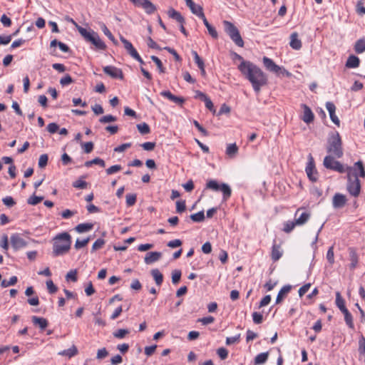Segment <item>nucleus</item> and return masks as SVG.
<instances>
[{
  "label": "nucleus",
  "mask_w": 365,
  "mask_h": 365,
  "mask_svg": "<svg viewBox=\"0 0 365 365\" xmlns=\"http://www.w3.org/2000/svg\"><path fill=\"white\" fill-rule=\"evenodd\" d=\"M310 212L303 208H299L294 215V220L298 225H302L308 221Z\"/></svg>",
  "instance_id": "obj_12"
},
{
  "label": "nucleus",
  "mask_w": 365,
  "mask_h": 365,
  "mask_svg": "<svg viewBox=\"0 0 365 365\" xmlns=\"http://www.w3.org/2000/svg\"><path fill=\"white\" fill-rule=\"evenodd\" d=\"M162 257V253L160 252H150L145 255L144 262L147 264H153L158 261Z\"/></svg>",
  "instance_id": "obj_17"
},
{
  "label": "nucleus",
  "mask_w": 365,
  "mask_h": 365,
  "mask_svg": "<svg viewBox=\"0 0 365 365\" xmlns=\"http://www.w3.org/2000/svg\"><path fill=\"white\" fill-rule=\"evenodd\" d=\"M206 188L214 191H221L223 195V200H227L232 194L230 187L226 183L219 184L215 180H210L206 183Z\"/></svg>",
  "instance_id": "obj_7"
},
{
  "label": "nucleus",
  "mask_w": 365,
  "mask_h": 365,
  "mask_svg": "<svg viewBox=\"0 0 365 365\" xmlns=\"http://www.w3.org/2000/svg\"><path fill=\"white\" fill-rule=\"evenodd\" d=\"M17 277L16 276H13L9 280H2L1 282V286L4 288L9 286H13L17 282Z\"/></svg>",
  "instance_id": "obj_39"
},
{
  "label": "nucleus",
  "mask_w": 365,
  "mask_h": 365,
  "mask_svg": "<svg viewBox=\"0 0 365 365\" xmlns=\"http://www.w3.org/2000/svg\"><path fill=\"white\" fill-rule=\"evenodd\" d=\"M121 169H122V167L120 165H113V166L108 168L106 170V173H107V175H112V174H114V173L120 171Z\"/></svg>",
  "instance_id": "obj_58"
},
{
  "label": "nucleus",
  "mask_w": 365,
  "mask_h": 365,
  "mask_svg": "<svg viewBox=\"0 0 365 365\" xmlns=\"http://www.w3.org/2000/svg\"><path fill=\"white\" fill-rule=\"evenodd\" d=\"M160 95L177 104H182L185 102L183 98L174 96L169 91H163L160 93Z\"/></svg>",
  "instance_id": "obj_20"
},
{
  "label": "nucleus",
  "mask_w": 365,
  "mask_h": 365,
  "mask_svg": "<svg viewBox=\"0 0 365 365\" xmlns=\"http://www.w3.org/2000/svg\"><path fill=\"white\" fill-rule=\"evenodd\" d=\"M238 152V147L237 146L236 143H231L227 145L226 148V154L230 157L233 158L235 157Z\"/></svg>",
  "instance_id": "obj_34"
},
{
  "label": "nucleus",
  "mask_w": 365,
  "mask_h": 365,
  "mask_svg": "<svg viewBox=\"0 0 365 365\" xmlns=\"http://www.w3.org/2000/svg\"><path fill=\"white\" fill-rule=\"evenodd\" d=\"M326 258L330 264H334V247L333 246H331L329 248L327 255H326Z\"/></svg>",
  "instance_id": "obj_47"
},
{
  "label": "nucleus",
  "mask_w": 365,
  "mask_h": 365,
  "mask_svg": "<svg viewBox=\"0 0 365 365\" xmlns=\"http://www.w3.org/2000/svg\"><path fill=\"white\" fill-rule=\"evenodd\" d=\"M191 11V12L197 16L199 18L202 19L204 18V12L203 9L201 6L195 4V3L192 4V6H188Z\"/></svg>",
  "instance_id": "obj_27"
},
{
  "label": "nucleus",
  "mask_w": 365,
  "mask_h": 365,
  "mask_svg": "<svg viewBox=\"0 0 365 365\" xmlns=\"http://www.w3.org/2000/svg\"><path fill=\"white\" fill-rule=\"evenodd\" d=\"M192 53L194 57L195 62L197 65L200 70H203V66L205 65L203 61L200 58L196 51H193Z\"/></svg>",
  "instance_id": "obj_44"
},
{
  "label": "nucleus",
  "mask_w": 365,
  "mask_h": 365,
  "mask_svg": "<svg viewBox=\"0 0 365 365\" xmlns=\"http://www.w3.org/2000/svg\"><path fill=\"white\" fill-rule=\"evenodd\" d=\"M168 14L170 18L176 20L179 23H180V24L185 23L184 17L181 15V14L180 12L177 11L174 9H173V8L170 9L168 11Z\"/></svg>",
  "instance_id": "obj_24"
},
{
  "label": "nucleus",
  "mask_w": 365,
  "mask_h": 365,
  "mask_svg": "<svg viewBox=\"0 0 365 365\" xmlns=\"http://www.w3.org/2000/svg\"><path fill=\"white\" fill-rule=\"evenodd\" d=\"M129 333V331L128 329H118L117 331H115V332H113V336L114 337L117 338V339H123L125 335H127Z\"/></svg>",
  "instance_id": "obj_45"
},
{
  "label": "nucleus",
  "mask_w": 365,
  "mask_h": 365,
  "mask_svg": "<svg viewBox=\"0 0 365 365\" xmlns=\"http://www.w3.org/2000/svg\"><path fill=\"white\" fill-rule=\"evenodd\" d=\"M46 287L48 290V292L51 294H54L55 292H56L58 289L57 287L53 284V281L51 279L46 282Z\"/></svg>",
  "instance_id": "obj_57"
},
{
  "label": "nucleus",
  "mask_w": 365,
  "mask_h": 365,
  "mask_svg": "<svg viewBox=\"0 0 365 365\" xmlns=\"http://www.w3.org/2000/svg\"><path fill=\"white\" fill-rule=\"evenodd\" d=\"M290 289H291V286H289V285L284 286L279 290V292L277 296L276 303L277 304L280 303L283 300L285 295L290 291Z\"/></svg>",
  "instance_id": "obj_30"
},
{
  "label": "nucleus",
  "mask_w": 365,
  "mask_h": 365,
  "mask_svg": "<svg viewBox=\"0 0 365 365\" xmlns=\"http://www.w3.org/2000/svg\"><path fill=\"white\" fill-rule=\"evenodd\" d=\"M48 155L46 154H42L40 155L38 159V166L41 168H43L48 163Z\"/></svg>",
  "instance_id": "obj_52"
},
{
  "label": "nucleus",
  "mask_w": 365,
  "mask_h": 365,
  "mask_svg": "<svg viewBox=\"0 0 365 365\" xmlns=\"http://www.w3.org/2000/svg\"><path fill=\"white\" fill-rule=\"evenodd\" d=\"M336 304L341 312H344L345 309H347V308L345 306V301L341 297L339 292H336Z\"/></svg>",
  "instance_id": "obj_37"
},
{
  "label": "nucleus",
  "mask_w": 365,
  "mask_h": 365,
  "mask_svg": "<svg viewBox=\"0 0 365 365\" xmlns=\"http://www.w3.org/2000/svg\"><path fill=\"white\" fill-rule=\"evenodd\" d=\"M252 319L255 324H261L263 320L262 314L259 312H254L252 314Z\"/></svg>",
  "instance_id": "obj_60"
},
{
  "label": "nucleus",
  "mask_w": 365,
  "mask_h": 365,
  "mask_svg": "<svg viewBox=\"0 0 365 365\" xmlns=\"http://www.w3.org/2000/svg\"><path fill=\"white\" fill-rule=\"evenodd\" d=\"M309 179L312 182H317L318 179V173L315 168L314 160L312 154L308 155V162L305 169Z\"/></svg>",
  "instance_id": "obj_10"
},
{
  "label": "nucleus",
  "mask_w": 365,
  "mask_h": 365,
  "mask_svg": "<svg viewBox=\"0 0 365 365\" xmlns=\"http://www.w3.org/2000/svg\"><path fill=\"white\" fill-rule=\"evenodd\" d=\"M346 199L345 195L337 193L333 197V205L334 207H342L346 203Z\"/></svg>",
  "instance_id": "obj_22"
},
{
  "label": "nucleus",
  "mask_w": 365,
  "mask_h": 365,
  "mask_svg": "<svg viewBox=\"0 0 365 365\" xmlns=\"http://www.w3.org/2000/svg\"><path fill=\"white\" fill-rule=\"evenodd\" d=\"M190 218L192 221L200 222L204 220L205 214L203 211H200L197 213L190 215Z\"/></svg>",
  "instance_id": "obj_42"
},
{
  "label": "nucleus",
  "mask_w": 365,
  "mask_h": 365,
  "mask_svg": "<svg viewBox=\"0 0 365 365\" xmlns=\"http://www.w3.org/2000/svg\"><path fill=\"white\" fill-rule=\"evenodd\" d=\"M116 120H117L116 117H115L112 115H107L102 116L99 119V122L101 123H110V122H114Z\"/></svg>",
  "instance_id": "obj_49"
},
{
  "label": "nucleus",
  "mask_w": 365,
  "mask_h": 365,
  "mask_svg": "<svg viewBox=\"0 0 365 365\" xmlns=\"http://www.w3.org/2000/svg\"><path fill=\"white\" fill-rule=\"evenodd\" d=\"M10 242L11 247L14 250H19L22 249L27 245V242L24 238H22L19 234H13L10 237Z\"/></svg>",
  "instance_id": "obj_11"
},
{
  "label": "nucleus",
  "mask_w": 365,
  "mask_h": 365,
  "mask_svg": "<svg viewBox=\"0 0 365 365\" xmlns=\"http://www.w3.org/2000/svg\"><path fill=\"white\" fill-rule=\"evenodd\" d=\"M242 75L250 81L255 93H258L262 87L268 82L267 76L257 65L249 61H243L238 66Z\"/></svg>",
  "instance_id": "obj_1"
},
{
  "label": "nucleus",
  "mask_w": 365,
  "mask_h": 365,
  "mask_svg": "<svg viewBox=\"0 0 365 365\" xmlns=\"http://www.w3.org/2000/svg\"><path fill=\"white\" fill-rule=\"evenodd\" d=\"M43 200L42 196L31 195L28 200L27 203L31 205H36Z\"/></svg>",
  "instance_id": "obj_41"
},
{
  "label": "nucleus",
  "mask_w": 365,
  "mask_h": 365,
  "mask_svg": "<svg viewBox=\"0 0 365 365\" xmlns=\"http://www.w3.org/2000/svg\"><path fill=\"white\" fill-rule=\"evenodd\" d=\"M296 225H298V224L296 223L295 220L293 221H287L284 224L283 231L289 233L293 230Z\"/></svg>",
  "instance_id": "obj_38"
},
{
  "label": "nucleus",
  "mask_w": 365,
  "mask_h": 365,
  "mask_svg": "<svg viewBox=\"0 0 365 365\" xmlns=\"http://www.w3.org/2000/svg\"><path fill=\"white\" fill-rule=\"evenodd\" d=\"M59 129V126L56 123H51L47 125V130L51 134L56 133Z\"/></svg>",
  "instance_id": "obj_56"
},
{
  "label": "nucleus",
  "mask_w": 365,
  "mask_h": 365,
  "mask_svg": "<svg viewBox=\"0 0 365 365\" xmlns=\"http://www.w3.org/2000/svg\"><path fill=\"white\" fill-rule=\"evenodd\" d=\"M356 11L359 14L364 15L365 14V7L364 6V0H360L358 1L356 5Z\"/></svg>",
  "instance_id": "obj_63"
},
{
  "label": "nucleus",
  "mask_w": 365,
  "mask_h": 365,
  "mask_svg": "<svg viewBox=\"0 0 365 365\" xmlns=\"http://www.w3.org/2000/svg\"><path fill=\"white\" fill-rule=\"evenodd\" d=\"M121 42L123 43L124 47L125 50L127 51L128 53L133 58H135L136 57H138L139 53L136 51V49L133 47V44L128 41L126 38H125L123 36H120V38Z\"/></svg>",
  "instance_id": "obj_15"
},
{
  "label": "nucleus",
  "mask_w": 365,
  "mask_h": 365,
  "mask_svg": "<svg viewBox=\"0 0 365 365\" xmlns=\"http://www.w3.org/2000/svg\"><path fill=\"white\" fill-rule=\"evenodd\" d=\"M204 23V25L206 26L209 34L214 38H217L218 37V34L215 29L210 24L208 21L207 20L205 16H204V18L201 19Z\"/></svg>",
  "instance_id": "obj_26"
},
{
  "label": "nucleus",
  "mask_w": 365,
  "mask_h": 365,
  "mask_svg": "<svg viewBox=\"0 0 365 365\" xmlns=\"http://www.w3.org/2000/svg\"><path fill=\"white\" fill-rule=\"evenodd\" d=\"M93 227L92 223H81L75 227V230L78 233H83L91 230Z\"/></svg>",
  "instance_id": "obj_28"
},
{
  "label": "nucleus",
  "mask_w": 365,
  "mask_h": 365,
  "mask_svg": "<svg viewBox=\"0 0 365 365\" xmlns=\"http://www.w3.org/2000/svg\"><path fill=\"white\" fill-rule=\"evenodd\" d=\"M326 108L329 112L330 119L336 125H340V120L336 115V106L332 102H327Z\"/></svg>",
  "instance_id": "obj_14"
},
{
  "label": "nucleus",
  "mask_w": 365,
  "mask_h": 365,
  "mask_svg": "<svg viewBox=\"0 0 365 365\" xmlns=\"http://www.w3.org/2000/svg\"><path fill=\"white\" fill-rule=\"evenodd\" d=\"M344 316V321L346 324V325L351 329H354V324L353 322V317L351 314L349 312L348 309H345L344 312H342Z\"/></svg>",
  "instance_id": "obj_33"
},
{
  "label": "nucleus",
  "mask_w": 365,
  "mask_h": 365,
  "mask_svg": "<svg viewBox=\"0 0 365 365\" xmlns=\"http://www.w3.org/2000/svg\"><path fill=\"white\" fill-rule=\"evenodd\" d=\"M215 321V318L212 316L200 318L197 320V322H201L203 325H207L213 323Z\"/></svg>",
  "instance_id": "obj_59"
},
{
  "label": "nucleus",
  "mask_w": 365,
  "mask_h": 365,
  "mask_svg": "<svg viewBox=\"0 0 365 365\" xmlns=\"http://www.w3.org/2000/svg\"><path fill=\"white\" fill-rule=\"evenodd\" d=\"M31 319H32V322L35 325L38 326L41 328V329H42V330L45 329L48 326V322L44 318L38 317L36 316H33Z\"/></svg>",
  "instance_id": "obj_25"
},
{
  "label": "nucleus",
  "mask_w": 365,
  "mask_h": 365,
  "mask_svg": "<svg viewBox=\"0 0 365 365\" xmlns=\"http://www.w3.org/2000/svg\"><path fill=\"white\" fill-rule=\"evenodd\" d=\"M137 196L135 194L126 195V204L128 207L133 206L136 202Z\"/></svg>",
  "instance_id": "obj_46"
},
{
  "label": "nucleus",
  "mask_w": 365,
  "mask_h": 365,
  "mask_svg": "<svg viewBox=\"0 0 365 365\" xmlns=\"http://www.w3.org/2000/svg\"><path fill=\"white\" fill-rule=\"evenodd\" d=\"M137 128L138 131L143 135L148 134L150 132V127L146 123L138 124Z\"/></svg>",
  "instance_id": "obj_40"
},
{
  "label": "nucleus",
  "mask_w": 365,
  "mask_h": 365,
  "mask_svg": "<svg viewBox=\"0 0 365 365\" xmlns=\"http://www.w3.org/2000/svg\"><path fill=\"white\" fill-rule=\"evenodd\" d=\"M223 25L225 32L229 35L232 41L238 46L243 47L244 41L237 28L230 21H224Z\"/></svg>",
  "instance_id": "obj_6"
},
{
  "label": "nucleus",
  "mask_w": 365,
  "mask_h": 365,
  "mask_svg": "<svg viewBox=\"0 0 365 365\" xmlns=\"http://www.w3.org/2000/svg\"><path fill=\"white\" fill-rule=\"evenodd\" d=\"M89 241H90L89 237L83 239V240L77 239L74 247L76 250H79V249L83 248L85 246H86Z\"/></svg>",
  "instance_id": "obj_43"
},
{
  "label": "nucleus",
  "mask_w": 365,
  "mask_h": 365,
  "mask_svg": "<svg viewBox=\"0 0 365 365\" xmlns=\"http://www.w3.org/2000/svg\"><path fill=\"white\" fill-rule=\"evenodd\" d=\"M181 277V271L175 269L172 272V282L175 284H178Z\"/></svg>",
  "instance_id": "obj_48"
},
{
  "label": "nucleus",
  "mask_w": 365,
  "mask_h": 365,
  "mask_svg": "<svg viewBox=\"0 0 365 365\" xmlns=\"http://www.w3.org/2000/svg\"><path fill=\"white\" fill-rule=\"evenodd\" d=\"M272 259L273 261H277L280 259L282 255V252L280 249V246L274 244L272 249Z\"/></svg>",
  "instance_id": "obj_29"
},
{
  "label": "nucleus",
  "mask_w": 365,
  "mask_h": 365,
  "mask_svg": "<svg viewBox=\"0 0 365 365\" xmlns=\"http://www.w3.org/2000/svg\"><path fill=\"white\" fill-rule=\"evenodd\" d=\"M78 31L84 39L93 44L96 49L104 50L106 48L105 43L101 39L98 34L93 30H87L81 26H78Z\"/></svg>",
  "instance_id": "obj_4"
},
{
  "label": "nucleus",
  "mask_w": 365,
  "mask_h": 365,
  "mask_svg": "<svg viewBox=\"0 0 365 365\" xmlns=\"http://www.w3.org/2000/svg\"><path fill=\"white\" fill-rule=\"evenodd\" d=\"M81 146L86 153H90L93 149V143L92 142L81 143Z\"/></svg>",
  "instance_id": "obj_53"
},
{
  "label": "nucleus",
  "mask_w": 365,
  "mask_h": 365,
  "mask_svg": "<svg viewBox=\"0 0 365 365\" xmlns=\"http://www.w3.org/2000/svg\"><path fill=\"white\" fill-rule=\"evenodd\" d=\"M135 5L143 7L145 12L149 14L154 13L156 10L155 5L149 0H138Z\"/></svg>",
  "instance_id": "obj_16"
},
{
  "label": "nucleus",
  "mask_w": 365,
  "mask_h": 365,
  "mask_svg": "<svg viewBox=\"0 0 365 365\" xmlns=\"http://www.w3.org/2000/svg\"><path fill=\"white\" fill-rule=\"evenodd\" d=\"M269 356V352H262L259 354H257L255 358V364L256 365H261L264 364L268 359Z\"/></svg>",
  "instance_id": "obj_32"
},
{
  "label": "nucleus",
  "mask_w": 365,
  "mask_h": 365,
  "mask_svg": "<svg viewBox=\"0 0 365 365\" xmlns=\"http://www.w3.org/2000/svg\"><path fill=\"white\" fill-rule=\"evenodd\" d=\"M103 69L106 74L108 75L113 78H118L120 80L123 78V73L120 68L113 66H107L103 67Z\"/></svg>",
  "instance_id": "obj_13"
},
{
  "label": "nucleus",
  "mask_w": 365,
  "mask_h": 365,
  "mask_svg": "<svg viewBox=\"0 0 365 365\" xmlns=\"http://www.w3.org/2000/svg\"><path fill=\"white\" fill-rule=\"evenodd\" d=\"M140 146L148 151L153 150L155 147V143L153 142H145L140 145Z\"/></svg>",
  "instance_id": "obj_61"
},
{
  "label": "nucleus",
  "mask_w": 365,
  "mask_h": 365,
  "mask_svg": "<svg viewBox=\"0 0 365 365\" xmlns=\"http://www.w3.org/2000/svg\"><path fill=\"white\" fill-rule=\"evenodd\" d=\"M73 186L76 188L85 189L87 186V182L82 179H78L73 182Z\"/></svg>",
  "instance_id": "obj_55"
},
{
  "label": "nucleus",
  "mask_w": 365,
  "mask_h": 365,
  "mask_svg": "<svg viewBox=\"0 0 365 365\" xmlns=\"http://www.w3.org/2000/svg\"><path fill=\"white\" fill-rule=\"evenodd\" d=\"M262 62H263L264 66L265 67V68L267 71L272 72L277 76H279V75L289 76V73L287 71H286L285 68L277 65L271 58H269L267 56H264L262 58Z\"/></svg>",
  "instance_id": "obj_9"
},
{
  "label": "nucleus",
  "mask_w": 365,
  "mask_h": 365,
  "mask_svg": "<svg viewBox=\"0 0 365 365\" xmlns=\"http://www.w3.org/2000/svg\"><path fill=\"white\" fill-rule=\"evenodd\" d=\"M105 245V240L103 239L99 238L98 239L92 246V251H96L102 248V247Z\"/></svg>",
  "instance_id": "obj_51"
},
{
  "label": "nucleus",
  "mask_w": 365,
  "mask_h": 365,
  "mask_svg": "<svg viewBox=\"0 0 365 365\" xmlns=\"http://www.w3.org/2000/svg\"><path fill=\"white\" fill-rule=\"evenodd\" d=\"M360 63L359 58L354 56V55H350L346 62V67L349 68H354L359 67Z\"/></svg>",
  "instance_id": "obj_23"
},
{
  "label": "nucleus",
  "mask_w": 365,
  "mask_h": 365,
  "mask_svg": "<svg viewBox=\"0 0 365 365\" xmlns=\"http://www.w3.org/2000/svg\"><path fill=\"white\" fill-rule=\"evenodd\" d=\"M354 51L356 53H361L365 51V39L361 38L356 41Z\"/></svg>",
  "instance_id": "obj_35"
},
{
  "label": "nucleus",
  "mask_w": 365,
  "mask_h": 365,
  "mask_svg": "<svg viewBox=\"0 0 365 365\" xmlns=\"http://www.w3.org/2000/svg\"><path fill=\"white\" fill-rule=\"evenodd\" d=\"M150 58H151L152 61L155 63L160 73H165V68H164L163 63H162L161 61L160 60V58L155 56H152Z\"/></svg>",
  "instance_id": "obj_50"
},
{
  "label": "nucleus",
  "mask_w": 365,
  "mask_h": 365,
  "mask_svg": "<svg viewBox=\"0 0 365 365\" xmlns=\"http://www.w3.org/2000/svg\"><path fill=\"white\" fill-rule=\"evenodd\" d=\"M78 352L77 348L75 346H72L68 349L63 350L58 353L59 355L66 356L68 358L74 356Z\"/></svg>",
  "instance_id": "obj_36"
},
{
  "label": "nucleus",
  "mask_w": 365,
  "mask_h": 365,
  "mask_svg": "<svg viewBox=\"0 0 365 365\" xmlns=\"http://www.w3.org/2000/svg\"><path fill=\"white\" fill-rule=\"evenodd\" d=\"M334 156L332 155H327L324 158L323 165L329 170L336 171L339 173H344L346 172V168L340 163V162L334 159Z\"/></svg>",
  "instance_id": "obj_8"
},
{
  "label": "nucleus",
  "mask_w": 365,
  "mask_h": 365,
  "mask_svg": "<svg viewBox=\"0 0 365 365\" xmlns=\"http://www.w3.org/2000/svg\"><path fill=\"white\" fill-rule=\"evenodd\" d=\"M327 150L330 154L336 158H340L343 156V149L341 147V140L339 133H332L327 141Z\"/></svg>",
  "instance_id": "obj_3"
},
{
  "label": "nucleus",
  "mask_w": 365,
  "mask_h": 365,
  "mask_svg": "<svg viewBox=\"0 0 365 365\" xmlns=\"http://www.w3.org/2000/svg\"><path fill=\"white\" fill-rule=\"evenodd\" d=\"M290 46L295 50H299L302 47V41L299 38L298 34L297 32H294L290 36Z\"/></svg>",
  "instance_id": "obj_21"
},
{
  "label": "nucleus",
  "mask_w": 365,
  "mask_h": 365,
  "mask_svg": "<svg viewBox=\"0 0 365 365\" xmlns=\"http://www.w3.org/2000/svg\"><path fill=\"white\" fill-rule=\"evenodd\" d=\"M346 168H355V173H356V177L357 178H365V170L364 168L363 162L359 160L356 162L352 167H347ZM355 175H352V178H354Z\"/></svg>",
  "instance_id": "obj_18"
},
{
  "label": "nucleus",
  "mask_w": 365,
  "mask_h": 365,
  "mask_svg": "<svg viewBox=\"0 0 365 365\" xmlns=\"http://www.w3.org/2000/svg\"><path fill=\"white\" fill-rule=\"evenodd\" d=\"M2 202L6 206L9 207H13L16 204L14 198L11 196H6L4 197L2 199Z\"/></svg>",
  "instance_id": "obj_54"
},
{
  "label": "nucleus",
  "mask_w": 365,
  "mask_h": 365,
  "mask_svg": "<svg viewBox=\"0 0 365 365\" xmlns=\"http://www.w3.org/2000/svg\"><path fill=\"white\" fill-rule=\"evenodd\" d=\"M151 274L156 284L160 286L163 282V276L162 273L158 269H154L151 270Z\"/></svg>",
  "instance_id": "obj_31"
},
{
  "label": "nucleus",
  "mask_w": 365,
  "mask_h": 365,
  "mask_svg": "<svg viewBox=\"0 0 365 365\" xmlns=\"http://www.w3.org/2000/svg\"><path fill=\"white\" fill-rule=\"evenodd\" d=\"M359 351L361 354H365V338L361 336L359 341Z\"/></svg>",
  "instance_id": "obj_64"
},
{
  "label": "nucleus",
  "mask_w": 365,
  "mask_h": 365,
  "mask_svg": "<svg viewBox=\"0 0 365 365\" xmlns=\"http://www.w3.org/2000/svg\"><path fill=\"white\" fill-rule=\"evenodd\" d=\"M53 255L62 256L68 253L71 246V236L66 232L58 234L53 239Z\"/></svg>",
  "instance_id": "obj_2"
},
{
  "label": "nucleus",
  "mask_w": 365,
  "mask_h": 365,
  "mask_svg": "<svg viewBox=\"0 0 365 365\" xmlns=\"http://www.w3.org/2000/svg\"><path fill=\"white\" fill-rule=\"evenodd\" d=\"M67 280H71L72 282L77 281V272L76 270H71L66 276Z\"/></svg>",
  "instance_id": "obj_62"
},
{
  "label": "nucleus",
  "mask_w": 365,
  "mask_h": 365,
  "mask_svg": "<svg viewBox=\"0 0 365 365\" xmlns=\"http://www.w3.org/2000/svg\"><path fill=\"white\" fill-rule=\"evenodd\" d=\"M347 173V190L354 197H357L360 194L361 191V183L356 176L352 178V175H356L355 173V168H346Z\"/></svg>",
  "instance_id": "obj_5"
},
{
  "label": "nucleus",
  "mask_w": 365,
  "mask_h": 365,
  "mask_svg": "<svg viewBox=\"0 0 365 365\" xmlns=\"http://www.w3.org/2000/svg\"><path fill=\"white\" fill-rule=\"evenodd\" d=\"M302 107L303 108L302 120L306 123L312 122L314 120V114L311 109L305 104H302Z\"/></svg>",
  "instance_id": "obj_19"
}]
</instances>
